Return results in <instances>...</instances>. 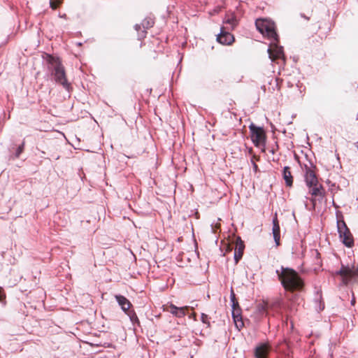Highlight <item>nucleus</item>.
Here are the masks:
<instances>
[{
	"instance_id": "nucleus-31",
	"label": "nucleus",
	"mask_w": 358,
	"mask_h": 358,
	"mask_svg": "<svg viewBox=\"0 0 358 358\" xmlns=\"http://www.w3.org/2000/svg\"><path fill=\"white\" fill-rule=\"evenodd\" d=\"M355 299H352L351 300V304H352V305H354V304H355Z\"/></svg>"
},
{
	"instance_id": "nucleus-32",
	"label": "nucleus",
	"mask_w": 358,
	"mask_h": 358,
	"mask_svg": "<svg viewBox=\"0 0 358 358\" xmlns=\"http://www.w3.org/2000/svg\"><path fill=\"white\" fill-rule=\"evenodd\" d=\"M264 92L266 91V86L265 85H263L261 87Z\"/></svg>"
},
{
	"instance_id": "nucleus-9",
	"label": "nucleus",
	"mask_w": 358,
	"mask_h": 358,
	"mask_svg": "<svg viewBox=\"0 0 358 358\" xmlns=\"http://www.w3.org/2000/svg\"><path fill=\"white\" fill-rule=\"evenodd\" d=\"M225 27H221L220 31L217 35V41L222 45H231L234 41V36Z\"/></svg>"
},
{
	"instance_id": "nucleus-33",
	"label": "nucleus",
	"mask_w": 358,
	"mask_h": 358,
	"mask_svg": "<svg viewBox=\"0 0 358 358\" xmlns=\"http://www.w3.org/2000/svg\"><path fill=\"white\" fill-rule=\"evenodd\" d=\"M41 157H43V155L45 154V152H43V151H41Z\"/></svg>"
},
{
	"instance_id": "nucleus-10",
	"label": "nucleus",
	"mask_w": 358,
	"mask_h": 358,
	"mask_svg": "<svg viewBox=\"0 0 358 358\" xmlns=\"http://www.w3.org/2000/svg\"><path fill=\"white\" fill-rule=\"evenodd\" d=\"M223 26L226 29L234 30L238 24L236 15L233 12H227L223 19Z\"/></svg>"
},
{
	"instance_id": "nucleus-36",
	"label": "nucleus",
	"mask_w": 358,
	"mask_h": 358,
	"mask_svg": "<svg viewBox=\"0 0 358 358\" xmlns=\"http://www.w3.org/2000/svg\"><path fill=\"white\" fill-rule=\"evenodd\" d=\"M357 143H358V142H357Z\"/></svg>"
},
{
	"instance_id": "nucleus-29",
	"label": "nucleus",
	"mask_w": 358,
	"mask_h": 358,
	"mask_svg": "<svg viewBox=\"0 0 358 358\" xmlns=\"http://www.w3.org/2000/svg\"><path fill=\"white\" fill-rule=\"evenodd\" d=\"M269 152H270L271 153H272V154H274V153H275V149L274 148H272L269 150Z\"/></svg>"
},
{
	"instance_id": "nucleus-11",
	"label": "nucleus",
	"mask_w": 358,
	"mask_h": 358,
	"mask_svg": "<svg viewBox=\"0 0 358 358\" xmlns=\"http://www.w3.org/2000/svg\"><path fill=\"white\" fill-rule=\"evenodd\" d=\"M309 193L314 196L310 199L313 206L315 205L316 197H319L318 200L320 201L324 196L325 191L322 185L319 184V182L316 183V185H313L311 187H309Z\"/></svg>"
},
{
	"instance_id": "nucleus-18",
	"label": "nucleus",
	"mask_w": 358,
	"mask_h": 358,
	"mask_svg": "<svg viewBox=\"0 0 358 358\" xmlns=\"http://www.w3.org/2000/svg\"><path fill=\"white\" fill-rule=\"evenodd\" d=\"M315 308L317 312H320L324 308V303L322 301V292L317 291L314 298Z\"/></svg>"
},
{
	"instance_id": "nucleus-7",
	"label": "nucleus",
	"mask_w": 358,
	"mask_h": 358,
	"mask_svg": "<svg viewBox=\"0 0 358 358\" xmlns=\"http://www.w3.org/2000/svg\"><path fill=\"white\" fill-rule=\"evenodd\" d=\"M337 227L339 237L343 243L348 248L352 247L354 245V239L345 222L343 221L341 224L337 222Z\"/></svg>"
},
{
	"instance_id": "nucleus-23",
	"label": "nucleus",
	"mask_w": 358,
	"mask_h": 358,
	"mask_svg": "<svg viewBox=\"0 0 358 358\" xmlns=\"http://www.w3.org/2000/svg\"><path fill=\"white\" fill-rule=\"evenodd\" d=\"M61 3V0H50V6L52 9L57 8V7Z\"/></svg>"
},
{
	"instance_id": "nucleus-14",
	"label": "nucleus",
	"mask_w": 358,
	"mask_h": 358,
	"mask_svg": "<svg viewBox=\"0 0 358 358\" xmlns=\"http://www.w3.org/2000/svg\"><path fill=\"white\" fill-rule=\"evenodd\" d=\"M245 248L244 243L241 241V238H237L236 245L234 250V259L236 264L242 258L243 250Z\"/></svg>"
},
{
	"instance_id": "nucleus-12",
	"label": "nucleus",
	"mask_w": 358,
	"mask_h": 358,
	"mask_svg": "<svg viewBox=\"0 0 358 358\" xmlns=\"http://www.w3.org/2000/svg\"><path fill=\"white\" fill-rule=\"evenodd\" d=\"M273 228L272 233L273 239L275 243V246L278 247L280 245V228L278 222V220L277 217V214L275 215V217L272 220Z\"/></svg>"
},
{
	"instance_id": "nucleus-15",
	"label": "nucleus",
	"mask_w": 358,
	"mask_h": 358,
	"mask_svg": "<svg viewBox=\"0 0 358 358\" xmlns=\"http://www.w3.org/2000/svg\"><path fill=\"white\" fill-rule=\"evenodd\" d=\"M268 352V345L266 343H260L255 348V356L256 358H266Z\"/></svg>"
},
{
	"instance_id": "nucleus-6",
	"label": "nucleus",
	"mask_w": 358,
	"mask_h": 358,
	"mask_svg": "<svg viewBox=\"0 0 358 358\" xmlns=\"http://www.w3.org/2000/svg\"><path fill=\"white\" fill-rule=\"evenodd\" d=\"M270 41V46L267 50L269 58L271 61H274L276 59H282L283 63H285V57L283 51V47L278 45V36L276 37V41Z\"/></svg>"
},
{
	"instance_id": "nucleus-4",
	"label": "nucleus",
	"mask_w": 358,
	"mask_h": 358,
	"mask_svg": "<svg viewBox=\"0 0 358 358\" xmlns=\"http://www.w3.org/2000/svg\"><path fill=\"white\" fill-rule=\"evenodd\" d=\"M249 129L251 133L252 141L256 147L266 145V133L263 127H257L253 123L249 126Z\"/></svg>"
},
{
	"instance_id": "nucleus-3",
	"label": "nucleus",
	"mask_w": 358,
	"mask_h": 358,
	"mask_svg": "<svg viewBox=\"0 0 358 358\" xmlns=\"http://www.w3.org/2000/svg\"><path fill=\"white\" fill-rule=\"evenodd\" d=\"M255 26L257 29L264 36H266L268 39L271 41H276L278 34L276 33L275 24L273 22L264 19H257L255 21Z\"/></svg>"
},
{
	"instance_id": "nucleus-5",
	"label": "nucleus",
	"mask_w": 358,
	"mask_h": 358,
	"mask_svg": "<svg viewBox=\"0 0 358 358\" xmlns=\"http://www.w3.org/2000/svg\"><path fill=\"white\" fill-rule=\"evenodd\" d=\"M336 273L343 277L345 284L358 282V266L350 267L343 265L341 269L336 271Z\"/></svg>"
},
{
	"instance_id": "nucleus-2",
	"label": "nucleus",
	"mask_w": 358,
	"mask_h": 358,
	"mask_svg": "<svg viewBox=\"0 0 358 358\" xmlns=\"http://www.w3.org/2000/svg\"><path fill=\"white\" fill-rule=\"evenodd\" d=\"M47 62L48 71L53 76L55 81L69 91L70 83L67 80L65 69L59 58L48 55Z\"/></svg>"
},
{
	"instance_id": "nucleus-20",
	"label": "nucleus",
	"mask_w": 358,
	"mask_h": 358,
	"mask_svg": "<svg viewBox=\"0 0 358 358\" xmlns=\"http://www.w3.org/2000/svg\"><path fill=\"white\" fill-rule=\"evenodd\" d=\"M282 177L285 181V184L288 187H291L293 184V177L292 176L290 168L285 166L282 171Z\"/></svg>"
},
{
	"instance_id": "nucleus-25",
	"label": "nucleus",
	"mask_w": 358,
	"mask_h": 358,
	"mask_svg": "<svg viewBox=\"0 0 358 358\" xmlns=\"http://www.w3.org/2000/svg\"><path fill=\"white\" fill-rule=\"evenodd\" d=\"M230 301H231V303H234V301H236V296H235V294L232 289H231V293H230Z\"/></svg>"
},
{
	"instance_id": "nucleus-27",
	"label": "nucleus",
	"mask_w": 358,
	"mask_h": 358,
	"mask_svg": "<svg viewBox=\"0 0 358 358\" xmlns=\"http://www.w3.org/2000/svg\"><path fill=\"white\" fill-rule=\"evenodd\" d=\"M253 169L255 171H257L258 169V166L255 162H253Z\"/></svg>"
},
{
	"instance_id": "nucleus-30",
	"label": "nucleus",
	"mask_w": 358,
	"mask_h": 358,
	"mask_svg": "<svg viewBox=\"0 0 358 358\" xmlns=\"http://www.w3.org/2000/svg\"><path fill=\"white\" fill-rule=\"evenodd\" d=\"M59 16L60 17H62V18H66V14L59 15Z\"/></svg>"
},
{
	"instance_id": "nucleus-28",
	"label": "nucleus",
	"mask_w": 358,
	"mask_h": 358,
	"mask_svg": "<svg viewBox=\"0 0 358 358\" xmlns=\"http://www.w3.org/2000/svg\"><path fill=\"white\" fill-rule=\"evenodd\" d=\"M301 17L305 18L306 20H308L309 17L306 16L304 14L301 13Z\"/></svg>"
},
{
	"instance_id": "nucleus-22",
	"label": "nucleus",
	"mask_w": 358,
	"mask_h": 358,
	"mask_svg": "<svg viewBox=\"0 0 358 358\" xmlns=\"http://www.w3.org/2000/svg\"><path fill=\"white\" fill-rule=\"evenodd\" d=\"M24 141H23L16 149L15 152L14 154L15 158H18L21 153L23 152L24 148Z\"/></svg>"
},
{
	"instance_id": "nucleus-21",
	"label": "nucleus",
	"mask_w": 358,
	"mask_h": 358,
	"mask_svg": "<svg viewBox=\"0 0 358 358\" xmlns=\"http://www.w3.org/2000/svg\"><path fill=\"white\" fill-rule=\"evenodd\" d=\"M127 314L128 315L129 320L134 326H141L139 319L134 311H129L127 313Z\"/></svg>"
},
{
	"instance_id": "nucleus-34",
	"label": "nucleus",
	"mask_w": 358,
	"mask_h": 358,
	"mask_svg": "<svg viewBox=\"0 0 358 358\" xmlns=\"http://www.w3.org/2000/svg\"><path fill=\"white\" fill-rule=\"evenodd\" d=\"M41 157H43V155L45 154V152H43V151H41Z\"/></svg>"
},
{
	"instance_id": "nucleus-1",
	"label": "nucleus",
	"mask_w": 358,
	"mask_h": 358,
	"mask_svg": "<svg viewBox=\"0 0 358 358\" xmlns=\"http://www.w3.org/2000/svg\"><path fill=\"white\" fill-rule=\"evenodd\" d=\"M275 273L286 291L301 292L303 289V280L294 269L282 266L280 271L276 270Z\"/></svg>"
},
{
	"instance_id": "nucleus-35",
	"label": "nucleus",
	"mask_w": 358,
	"mask_h": 358,
	"mask_svg": "<svg viewBox=\"0 0 358 358\" xmlns=\"http://www.w3.org/2000/svg\"><path fill=\"white\" fill-rule=\"evenodd\" d=\"M275 146L277 148H278V145H277V143H275Z\"/></svg>"
},
{
	"instance_id": "nucleus-17",
	"label": "nucleus",
	"mask_w": 358,
	"mask_h": 358,
	"mask_svg": "<svg viewBox=\"0 0 358 358\" xmlns=\"http://www.w3.org/2000/svg\"><path fill=\"white\" fill-rule=\"evenodd\" d=\"M189 308V306H183V307H177L174 304L170 305V313L177 317H183L186 315L185 310H187Z\"/></svg>"
},
{
	"instance_id": "nucleus-19",
	"label": "nucleus",
	"mask_w": 358,
	"mask_h": 358,
	"mask_svg": "<svg viewBox=\"0 0 358 358\" xmlns=\"http://www.w3.org/2000/svg\"><path fill=\"white\" fill-rule=\"evenodd\" d=\"M231 315L236 327L239 329L242 328L244 324L242 320L241 309L238 308V310H232Z\"/></svg>"
},
{
	"instance_id": "nucleus-16",
	"label": "nucleus",
	"mask_w": 358,
	"mask_h": 358,
	"mask_svg": "<svg viewBox=\"0 0 358 358\" xmlns=\"http://www.w3.org/2000/svg\"><path fill=\"white\" fill-rule=\"evenodd\" d=\"M115 298L122 311L127 313L131 306V302L125 296L120 294L115 295Z\"/></svg>"
},
{
	"instance_id": "nucleus-8",
	"label": "nucleus",
	"mask_w": 358,
	"mask_h": 358,
	"mask_svg": "<svg viewBox=\"0 0 358 358\" xmlns=\"http://www.w3.org/2000/svg\"><path fill=\"white\" fill-rule=\"evenodd\" d=\"M155 24L153 18L151 17H145L141 24H136L134 26L135 30L137 31L138 40L143 39L146 37L147 29L151 28Z\"/></svg>"
},
{
	"instance_id": "nucleus-13",
	"label": "nucleus",
	"mask_w": 358,
	"mask_h": 358,
	"mask_svg": "<svg viewBox=\"0 0 358 358\" xmlns=\"http://www.w3.org/2000/svg\"><path fill=\"white\" fill-rule=\"evenodd\" d=\"M305 182L308 187L316 185V183L318 182V179L315 172L307 166H306Z\"/></svg>"
},
{
	"instance_id": "nucleus-26",
	"label": "nucleus",
	"mask_w": 358,
	"mask_h": 358,
	"mask_svg": "<svg viewBox=\"0 0 358 358\" xmlns=\"http://www.w3.org/2000/svg\"><path fill=\"white\" fill-rule=\"evenodd\" d=\"M231 303L232 310H238V308H240L238 302L237 301H234V303Z\"/></svg>"
},
{
	"instance_id": "nucleus-24",
	"label": "nucleus",
	"mask_w": 358,
	"mask_h": 358,
	"mask_svg": "<svg viewBox=\"0 0 358 358\" xmlns=\"http://www.w3.org/2000/svg\"><path fill=\"white\" fill-rule=\"evenodd\" d=\"M201 319L203 323L207 324L208 326H210V322L208 321V316L205 313H201Z\"/></svg>"
}]
</instances>
